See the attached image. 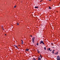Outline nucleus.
Instances as JSON below:
<instances>
[{
	"label": "nucleus",
	"mask_w": 60,
	"mask_h": 60,
	"mask_svg": "<svg viewBox=\"0 0 60 60\" xmlns=\"http://www.w3.org/2000/svg\"><path fill=\"white\" fill-rule=\"evenodd\" d=\"M38 53H40V52H39V51L38 50Z\"/></svg>",
	"instance_id": "13"
},
{
	"label": "nucleus",
	"mask_w": 60,
	"mask_h": 60,
	"mask_svg": "<svg viewBox=\"0 0 60 60\" xmlns=\"http://www.w3.org/2000/svg\"><path fill=\"white\" fill-rule=\"evenodd\" d=\"M50 51H52V50H51V49L50 50Z\"/></svg>",
	"instance_id": "19"
},
{
	"label": "nucleus",
	"mask_w": 60,
	"mask_h": 60,
	"mask_svg": "<svg viewBox=\"0 0 60 60\" xmlns=\"http://www.w3.org/2000/svg\"><path fill=\"white\" fill-rule=\"evenodd\" d=\"M58 52H57L56 53H55V55H58Z\"/></svg>",
	"instance_id": "6"
},
{
	"label": "nucleus",
	"mask_w": 60,
	"mask_h": 60,
	"mask_svg": "<svg viewBox=\"0 0 60 60\" xmlns=\"http://www.w3.org/2000/svg\"><path fill=\"white\" fill-rule=\"evenodd\" d=\"M6 35V34H5V36H6V35Z\"/></svg>",
	"instance_id": "22"
},
{
	"label": "nucleus",
	"mask_w": 60,
	"mask_h": 60,
	"mask_svg": "<svg viewBox=\"0 0 60 60\" xmlns=\"http://www.w3.org/2000/svg\"><path fill=\"white\" fill-rule=\"evenodd\" d=\"M52 48H54V47H52Z\"/></svg>",
	"instance_id": "24"
},
{
	"label": "nucleus",
	"mask_w": 60,
	"mask_h": 60,
	"mask_svg": "<svg viewBox=\"0 0 60 60\" xmlns=\"http://www.w3.org/2000/svg\"><path fill=\"white\" fill-rule=\"evenodd\" d=\"M14 46L17 49H19V48H18V46H16V45H14Z\"/></svg>",
	"instance_id": "4"
},
{
	"label": "nucleus",
	"mask_w": 60,
	"mask_h": 60,
	"mask_svg": "<svg viewBox=\"0 0 60 60\" xmlns=\"http://www.w3.org/2000/svg\"><path fill=\"white\" fill-rule=\"evenodd\" d=\"M34 60H36V59H34Z\"/></svg>",
	"instance_id": "25"
},
{
	"label": "nucleus",
	"mask_w": 60,
	"mask_h": 60,
	"mask_svg": "<svg viewBox=\"0 0 60 60\" xmlns=\"http://www.w3.org/2000/svg\"><path fill=\"white\" fill-rule=\"evenodd\" d=\"M16 6H14V8H15Z\"/></svg>",
	"instance_id": "16"
},
{
	"label": "nucleus",
	"mask_w": 60,
	"mask_h": 60,
	"mask_svg": "<svg viewBox=\"0 0 60 60\" xmlns=\"http://www.w3.org/2000/svg\"><path fill=\"white\" fill-rule=\"evenodd\" d=\"M17 25H18V26H19V23H17Z\"/></svg>",
	"instance_id": "17"
},
{
	"label": "nucleus",
	"mask_w": 60,
	"mask_h": 60,
	"mask_svg": "<svg viewBox=\"0 0 60 60\" xmlns=\"http://www.w3.org/2000/svg\"><path fill=\"white\" fill-rule=\"evenodd\" d=\"M37 45H39V44H38V43H37Z\"/></svg>",
	"instance_id": "15"
},
{
	"label": "nucleus",
	"mask_w": 60,
	"mask_h": 60,
	"mask_svg": "<svg viewBox=\"0 0 60 60\" xmlns=\"http://www.w3.org/2000/svg\"><path fill=\"white\" fill-rule=\"evenodd\" d=\"M19 46H20V45H19L18 46V47H19Z\"/></svg>",
	"instance_id": "20"
},
{
	"label": "nucleus",
	"mask_w": 60,
	"mask_h": 60,
	"mask_svg": "<svg viewBox=\"0 0 60 60\" xmlns=\"http://www.w3.org/2000/svg\"><path fill=\"white\" fill-rule=\"evenodd\" d=\"M44 49L45 50H46V47H44Z\"/></svg>",
	"instance_id": "12"
},
{
	"label": "nucleus",
	"mask_w": 60,
	"mask_h": 60,
	"mask_svg": "<svg viewBox=\"0 0 60 60\" xmlns=\"http://www.w3.org/2000/svg\"><path fill=\"white\" fill-rule=\"evenodd\" d=\"M41 58H42V56H41Z\"/></svg>",
	"instance_id": "21"
},
{
	"label": "nucleus",
	"mask_w": 60,
	"mask_h": 60,
	"mask_svg": "<svg viewBox=\"0 0 60 60\" xmlns=\"http://www.w3.org/2000/svg\"><path fill=\"white\" fill-rule=\"evenodd\" d=\"M57 60H60V57L59 56H58L57 57Z\"/></svg>",
	"instance_id": "2"
},
{
	"label": "nucleus",
	"mask_w": 60,
	"mask_h": 60,
	"mask_svg": "<svg viewBox=\"0 0 60 60\" xmlns=\"http://www.w3.org/2000/svg\"><path fill=\"white\" fill-rule=\"evenodd\" d=\"M35 39V37H33L32 38V41L33 43H34V39Z\"/></svg>",
	"instance_id": "1"
},
{
	"label": "nucleus",
	"mask_w": 60,
	"mask_h": 60,
	"mask_svg": "<svg viewBox=\"0 0 60 60\" xmlns=\"http://www.w3.org/2000/svg\"><path fill=\"white\" fill-rule=\"evenodd\" d=\"M30 37H32V36H30Z\"/></svg>",
	"instance_id": "26"
},
{
	"label": "nucleus",
	"mask_w": 60,
	"mask_h": 60,
	"mask_svg": "<svg viewBox=\"0 0 60 60\" xmlns=\"http://www.w3.org/2000/svg\"><path fill=\"white\" fill-rule=\"evenodd\" d=\"M40 57H41V55H40Z\"/></svg>",
	"instance_id": "23"
},
{
	"label": "nucleus",
	"mask_w": 60,
	"mask_h": 60,
	"mask_svg": "<svg viewBox=\"0 0 60 60\" xmlns=\"http://www.w3.org/2000/svg\"><path fill=\"white\" fill-rule=\"evenodd\" d=\"M35 8H36V9L37 8H38V7H35Z\"/></svg>",
	"instance_id": "10"
},
{
	"label": "nucleus",
	"mask_w": 60,
	"mask_h": 60,
	"mask_svg": "<svg viewBox=\"0 0 60 60\" xmlns=\"http://www.w3.org/2000/svg\"><path fill=\"white\" fill-rule=\"evenodd\" d=\"M41 26H42V25H41Z\"/></svg>",
	"instance_id": "30"
},
{
	"label": "nucleus",
	"mask_w": 60,
	"mask_h": 60,
	"mask_svg": "<svg viewBox=\"0 0 60 60\" xmlns=\"http://www.w3.org/2000/svg\"><path fill=\"white\" fill-rule=\"evenodd\" d=\"M41 43H42L43 44H44V45H45V44H44V43L43 42V41H40V44H41Z\"/></svg>",
	"instance_id": "3"
},
{
	"label": "nucleus",
	"mask_w": 60,
	"mask_h": 60,
	"mask_svg": "<svg viewBox=\"0 0 60 60\" xmlns=\"http://www.w3.org/2000/svg\"><path fill=\"white\" fill-rule=\"evenodd\" d=\"M50 1L51 0H49Z\"/></svg>",
	"instance_id": "28"
},
{
	"label": "nucleus",
	"mask_w": 60,
	"mask_h": 60,
	"mask_svg": "<svg viewBox=\"0 0 60 60\" xmlns=\"http://www.w3.org/2000/svg\"><path fill=\"white\" fill-rule=\"evenodd\" d=\"M50 48H49V51L50 50Z\"/></svg>",
	"instance_id": "18"
},
{
	"label": "nucleus",
	"mask_w": 60,
	"mask_h": 60,
	"mask_svg": "<svg viewBox=\"0 0 60 60\" xmlns=\"http://www.w3.org/2000/svg\"><path fill=\"white\" fill-rule=\"evenodd\" d=\"M48 50H49V49H48Z\"/></svg>",
	"instance_id": "29"
},
{
	"label": "nucleus",
	"mask_w": 60,
	"mask_h": 60,
	"mask_svg": "<svg viewBox=\"0 0 60 60\" xmlns=\"http://www.w3.org/2000/svg\"><path fill=\"white\" fill-rule=\"evenodd\" d=\"M34 59H35L34 58V59H33V60H34Z\"/></svg>",
	"instance_id": "27"
},
{
	"label": "nucleus",
	"mask_w": 60,
	"mask_h": 60,
	"mask_svg": "<svg viewBox=\"0 0 60 60\" xmlns=\"http://www.w3.org/2000/svg\"><path fill=\"white\" fill-rule=\"evenodd\" d=\"M54 51H55V50H53L52 51V54H54Z\"/></svg>",
	"instance_id": "5"
},
{
	"label": "nucleus",
	"mask_w": 60,
	"mask_h": 60,
	"mask_svg": "<svg viewBox=\"0 0 60 60\" xmlns=\"http://www.w3.org/2000/svg\"><path fill=\"white\" fill-rule=\"evenodd\" d=\"M2 29L3 30H4V29H3V26H2Z\"/></svg>",
	"instance_id": "11"
},
{
	"label": "nucleus",
	"mask_w": 60,
	"mask_h": 60,
	"mask_svg": "<svg viewBox=\"0 0 60 60\" xmlns=\"http://www.w3.org/2000/svg\"><path fill=\"white\" fill-rule=\"evenodd\" d=\"M38 60H41V58H40V57H38Z\"/></svg>",
	"instance_id": "9"
},
{
	"label": "nucleus",
	"mask_w": 60,
	"mask_h": 60,
	"mask_svg": "<svg viewBox=\"0 0 60 60\" xmlns=\"http://www.w3.org/2000/svg\"><path fill=\"white\" fill-rule=\"evenodd\" d=\"M49 8L50 9H51V7H49Z\"/></svg>",
	"instance_id": "14"
},
{
	"label": "nucleus",
	"mask_w": 60,
	"mask_h": 60,
	"mask_svg": "<svg viewBox=\"0 0 60 60\" xmlns=\"http://www.w3.org/2000/svg\"><path fill=\"white\" fill-rule=\"evenodd\" d=\"M29 49H26V50H25L26 51H29Z\"/></svg>",
	"instance_id": "7"
},
{
	"label": "nucleus",
	"mask_w": 60,
	"mask_h": 60,
	"mask_svg": "<svg viewBox=\"0 0 60 60\" xmlns=\"http://www.w3.org/2000/svg\"><path fill=\"white\" fill-rule=\"evenodd\" d=\"M21 41H22V44H23V40H21Z\"/></svg>",
	"instance_id": "8"
}]
</instances>
